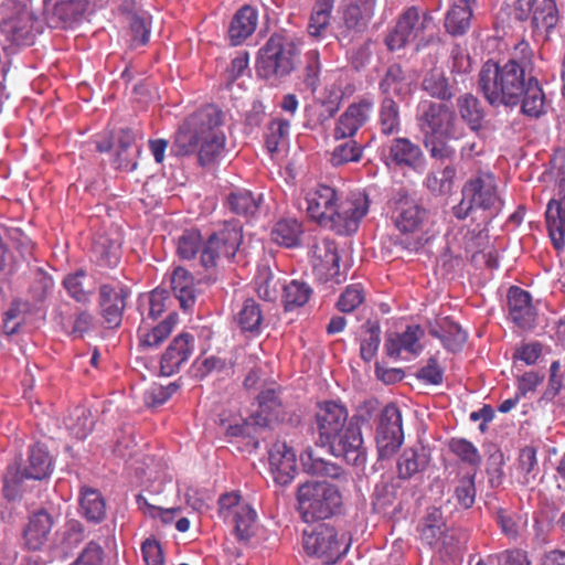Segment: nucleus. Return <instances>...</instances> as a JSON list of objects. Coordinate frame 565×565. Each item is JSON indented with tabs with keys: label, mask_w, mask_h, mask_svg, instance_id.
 I'll use <instances>...</instances> for the list:
<instances>
[{
	"label": "nucleus",
	"mask_w": 565,
	"mask_h": 565,
	"mask_svg": "<svg viewBox=\"0 0 565 565\" xmlns=\"http://www.w3.org/2000/svg\"><path fill=\"white\" fill-rule=\"evenodd\" d=\"M224 114L215 105H205L190 114L178 127L171 153L196 156L200 166L214 163L223 153L226 136L222 129Z\"/></svg>",
	"instance_id": "f257e3e1"
},
{
	"label": "nucleus",
	"mask_w": 565,
	"mask_h": 565,
	"mask_svg": "<svg viewBox=\"0 0 565 565\" xmlns=\"http://www.w3.org/2000/svg\"><path fill=\"white\" fill-rule=\"evenodd\" d=\"M305 202L307 215L312 221L339 235L355 233L370 207L369 198L364 192H352L339 201L337 190L326 184H317L309 189Z\"/></svg>",
	"instance_id": "f03ea898"
},
{
	"label": "nucleus",
	"mask_w": 565,
	"mask_h": 565,
	"mask_svg": "<svg viewBox=\"0 0 565 565\" xmlns=\"http://www.w3.org/2000/svg\"><path fill=\"white\" fill-rule=\"evenodd\" d=\"M296 499L297 511L306 523L323 521L339 514L343 503L339 488L322 481L300 484Z\"/></svg>",
	"instance_id": "7ed1b4c3"
},
{
	"label": "nucleus",
	"mask_w": 565,
	"mask_h": 565,
	"mask_svg": "<svg viewBox=\"0 0 565 565\" xmlns=\"http://www.w3.org/2000/svg\"><path fill=\"white\" fill-rule=\"evenodd\" d=\"M242 242V227L227 221L204 239L200 265L207 273L210 281H215L220 269L233 260Z\"/></svg>",
	"instance_id": "20e7f679"
},
{
	"label": "nucleus",
	"mask_w": 565,
	"mask_h": 565,
	"mask_svg": "<svg viewBox=\"0 0 565 565\" xmlns=\"http://www.w3.org/2000/svg\"><path fill=\"white\" fill-rule=\"evenodd\" d=\"M299 54L300 51L292 40L274 33L259 50L257 73L265 79L282 78L295 70Z\"/></svg>",
	"instance_id": "39448f33"
},
{
	"label": "nucleus",
	"mask_w": 565,
	"mask_h": 565,
	"mask_svg": "<svg viewBox=\"0 0 565 565\" xmlns=\"http://www.w3.org/2000/svg\"><path fill=\"white\" fill-rule=\"evenodd\" d=\"M514 56L503 64V81L500 96V106L520 105L524 85L529 77L533 52L530 44L521 41L514 47Z\"/></svg>",
	"instance_id": "423d86ee"
},
{
	"label": "nucleus",
	"mask_w": 565,
	"mask_h": 565,
	"mask_svg": "<svg viewBox=\"0 0 565 565\" xmlns=\"http://www.w3.org/2000/svg\"><path fill=\"white\" fill-rule=\"evenodd\" d=\"M434 28V18L429 11L416 6L408 7L397 17L395 26L385 38V45L393 52L415 41L423 42L425 33Z\"/></svg>",
	"instance_id": "0eeeda50"
},
{
	"label": "nucleus",
	"mask_w": 565,
	"mask_h": 565,
	"mask_svg": "<svg viewBox=\"0 0 565 565\" xmlns=\"http://www.w3.org/2000/svg\"><path fill=\"white\" fill-rule=\"evenodd\" d=\"M416 119L423 137L444 135L449 138H460L462 136L463 129L457 114L446 103L430 99L420 100Z\"/></svg>",
	"instance_id": "6e6552de"
},
{
	"label": "nucleus",
	"mask_w": 565,
	"mask_h": 565,
	"mask_svg": "<svg viewBox=\"0 0 565 565\" xmlns=\"http://www.w3.org/2000/svg\"><path fill=\"white\" fill-rule=\"evenodd\" d=\"M303 548L309 555H315L323 563L334 564L343 557L350 547V537L339 536L337 530L328 524H320L312 532L303 533Z\"/></svg>",
	"instance_id": "1a4fd4ad"
},
{
	"label": "nucleus",
	"mask_w": 565,
	"mask_h": 565,
	"mask_svg": "<svg viewBox=\"0 0 565 565\" xmlns=\"http://www.w3.org/2000/svg\"><path fill=\"white\" fill-rule=\"evenodd\" d=\"M427 216V211L414 200L401 198L396 201L392 214L394 225L402 235H412L411 239L406 237L405 241L401 242L406 249L417 252L424 246V239L418 233L422 231Z\"/></svg>",
	"instance_id": "9d476101"
},
{
	"label": "nucleus",
	"mask_w": 565,
	"mask_h": 565,
	"mask_svg": "<svg viewBox=\"0 0 565 565\" xmlns=\"http://www.w3.org/2000/svg\"><path fill=\"white\" fill-rule=\"evenodd\" d=\"M321 447L328 448L334 457L344 459L349 465L362 466L366 462V448L360 426L354 417L335 433L334 437L327 439Z\"/></svg>",
	"instance_id": "9b49d317"
},
{
	"label": "nucleus",
	"mask_w": 565,
	"mask_h": 565,
	"mask_svg": "<svg viewBox=\"0 0 565 565\" xmlns=\"http://www.w3.org/2000/svg\"><path fill=\"white\" fill-rule=\"evenodd\" d=\"M375 439L380 458L392 456L402 446L404 440L402 413L395 404H388L383 408Z\"/></svg>",
	"instance_id": "f8f14e48"
},
{
	"label": "nucleus",
	"mask_w": 565,
	"mask_h": 565,
	"mask_svg": "<svg viewBox=\"0 0 565 565\" xmlns=\"http://www.w3.org/2000/svg\"><path fill=\"white\" fill-rule=\"evenodd\" d=\"M350 422L349 411L340 402L323 401L317 403L312 420V431L317 435L316 444L321 446Z\"/></svg>",
	"instance_id": "ddd939ff"
},
{
	"label": "nucleus",
	"mask_w": 565,
	"mask_h": 565,
	"mask_svg": "<svg viewBox=\"0 0 565 565\" xmlns=\"http://www.w3.org/2000/svg\"><path fill=\"white\" fill-rule=\"evenodd\" d=\"M98 294L99 313L103 323L108 329L119 328L127 306V299L130 296V289L119 281L102 284Z\"/></svg>",
	"instance_id": "4468645a"
},
{
	"label": "nucleus",
	"mask_w": 565,
	"mask_h": 565,
	"mask_svg": "<svg viewBox=\"0 0 565 565\" xmlns=\"http://www.w3.org/2000/svg\"><path fill=\"white\" fill-rule=\"evenodd\" d=\"M88 8V0H43L42 17L49 28H68L79 22Z\"/></svg>",
	"instance_id": "2eb2a0df"
},
{
	"label": "nucleus",
	"mask_w": 565,
	"mask_h": 565,
	"mask_svg": "<svg viewBox=\"0 0 565 565\" xmlns=\"http://www.w3.org/2000/svg\"><path fill=\"white\" fill-rule=\"evenodd\" d=\"M310 264L315 275L320 280H332L340 282L337 277L340 275V256L337 245L330 239L316 242L309 252Z\"/></svg>",
	"instance_id": "dca6fc26"
},
{
	"label": "nucleus",
	"mask_w": 565,
	"mask_h": 565,
	"mask_svg": "<svg viewBox=\"0 0 565 565\" xmlns=\"http://www.w3.org/2000/svg\"><path fill=\"white\" fill-rule=\"evenodd\" d=\"M374 109V102L371 98H362L348 106L340 115L333 130L337 140L353 138L359 129L365 125Z\"/></svg>",
	"instance_id": "f3484780"
},
{
	"label": "nucleus",
	"mask_w": 565,
	"mask_h": 565,
	"mask_svg": "<svg viewBox=\"0 0 565 565\" xmlns=\"http://www.w3.org/2000/svg\"><path fill=\"white\" fill-rule=\"evenodd\" d=\"M387 167L407 168L417 170L424 161V153L420 147L405 137L392 140L386 150L382 153Z\"/></svg>",
	"instance_id": "a211bd4d"
},
{
	"label": "nucleus",
	"mask_w": 565,
	"mask_h": 565,
	"mask_svg": "<svg viewBox=\"0 0 565 565\" xmlns=\"http://www.w3.org/2000/svg\"><path fill=\"white\" fill-rule=\"evenodd\" d=\"M269 467L274 480L280 486L289 484L297 475V456L285 441H276L268 454Z\"/></svg>",
	"instance_id": "6ab92c4d"
},
{
	"label": "nucleus",
	"mask_w": 565,
	"mask_h": 565,
	"mask_svg": "<svg viewBox=\"0 0 565 565\" xmlns=\"http://www.w3.org/2000/svg\"><path fill=\"white\" fill-rule=\"evenodd\" d=\"M465 198L479 209L488 210L499 201L495 178L491 172H479L470 178L462 188Z\"/></svg>",
	"instance_id": "aec40b11"
},
{
	"label": "nucleus",
	"mask_w": 565,
	"mask_h": 565,
	"mask_svg": "<svg viewBox=\"0 0 565 565\" xmlns=\"http://www.w3.org/2000/svg\"><path fill=\"white\" fill-rule=\"evenodd\" d=\"M195 348V338L188 332L178 334L166 349L160 360V373L171 376L188 362Z\"/></svg>",
	"instance_id": "412c9836"
},
{
	"label": "nucleus",
	"mask_w": 565,
	"mask_h": 565,
	"mask_svg": "<svg viewBox=\"0 0 565 565\" xmlns=\"http://www.w3.org/2000/svg\"><path fill=\"white\" fill-rule=\"evenodd\" d=\"M558 199H552L546 207L545 221L553 246L562 250L565 246V179L557 183Z\"/></svg>",
	"instance_id": "4be33fe9"
},
{
	"label": "nucleus",
	"mask_w": 565,
	"mask_h": 565,
	"mask_svg": "<svg viewBox=\"0 0 565 565\" xmlns=\"http://www.w3.org/2000/svg\"><path fill=\"white\" fill-rule=\"evenodd\" d=\"M509 316L521 329H532L535 323L536 309L526 290L512 286L508 291Z\"/></svg>",
	"instance_id": "5701e85b"
},
{
	"label": "nucleus",
	"mask_w": 565,
	"mask_h": 565,
	"mask_svg": "<svg viewBox=\"0 0 565 565\" xmlns=\"http://www.w3.org/2000/svg\"><path fill=\"white\" fill-rule=\"evenodd\" d=\"M425 332L419 324L407 326L403 332L392 333L385 341V350L388 356L399 358L403 352L411 355H418L423 351V339Z\"/></svg>",
	"instance_id": "b1692460"
},
{
	"label": "nucleus",
	"mask_w": 565,
	"mask_h": 565,
	"mask_svg": "<svg viewBox=\"0 0 565 565\" xmlns=\"http://www.w3.org/2000/svg\"><path fill=\"white\" fill-rule=\"evenodd\" d=\"M35 19L30 11H20L17 15L9 18L2 24V33L7 40L18 46H28L34 43Z\"/></svg>",
	"instance_id": "393cba45"
},
{
	"label": "nucleus",
	"mask_w": 565,
	"mask_h": 565,
	"mask_svg": "<svg viewBox=\"0 0 565 565\" xmlns=\"http://www.w3.org/2000/svg\"><path fill=\"white\" fill-rule=\"evenodd\" d=\"M503 64L492 60L481 66L478 74V89L486 100L494 107L500 106V96L503 81Z\"/></svg>",
	"instance_id": "a878e982"
},
{
	"label": "nucleus",
	"mask_w": 565,
	"mask_h": 565,
	"mask_svg": "<svg viewBox=\"0 0 565 565\" xmlns=\"http://www.w3.org/2000/svg\"><path fill=\"white\" fill-rule=\"evenodd\" d=\"M427 329L431 337L440 340L443 345L452 352L459 351L467 340V334L461 327L448 317L429 321Z\"/></svg>",
	"instance_id": "bb28decb"
},
{
	"label": "nucleus",
	"mask_w": 565,
	"mask_h": 565,
	"mask_svg": "<svg viewBox=\"0 0 565 565\" xmlns=\"http://www.w3.org/2000/svg\"><path fill=\"white\" fill-rule=\"evenodd\" d=\"M447 522L443 510L437 507H429L420 519L417 531L420 541L430 547L437 545L447 533Z\"/></svg>",
	"instance_id": "cd10ccee"
},
{
	"label": "nucleus",
	"mask_w": 565,
	"mask_h": 565,
	"mask_svg": "<svg viewBox=\"0 0 565 565\" xmlns=\"http://www.w3.org/2000/svg\"><path fill=\"white\" fill-rule=\"evenodd\" d=\"M257 23V10L249 4L241 7L235 12L228 28V38L232 45H239L249 38L255 32Z\"/></svg>",
	"instance_id": "c85d7f7f"
},
{
	"label": "nucleus",
	"mask_w": 565,
	"mask_h": 565,
	"mask_svg": "<svg viewBox=\"0 0 565 565\" xmlns=\"http://www.w3.org/2000/svg\"><path fill=\"white\" fill-rule=\"evenodd\" d=\"M521 111L532 118H539L547 111V100L537 78L529 73L526 85L522 89Z\"/></svg>",
	"instance_id": "c756f323"
},
{
	"label": "nucleus",
	"mask_w": 565,
	"mask_h": 565,
	"mask_svg": "<svg viewBox=\"0 0 565 565\" xmlns=\"http://www.w3.org/2000/svg\"><path fill=\"white\" fill-rule=\"evenodd\" d=\"M170 286L183 310L192 308L196 299V288L193 275L185 268L178 266L170 275Z\"/></svg>",
	"instance_id": "7c9ffc66"
},
{
	"label": "nucleus",
	"mask_w": 565,
	"mask_h": 565,
	"mask_svg": "<svg viewBox=\"0 0 565 565\" xmlns=\"http://www.w3.org/2000/svg\"><path fill=\"white\" fill-rule=\"evenodd\" d=\"M257 423L267 425L284 418V406L275 384L263 388L257 395Z\"/></svg>",
	"instance_id": "2f4dec72"
},
{
	"label": "nucleus",
	"mask_w": 565,
	"mask_h": 565,
	"mask_svg": "<svg viewBox=\"0 0 565 565\" xmlns=\"http://www.w3.org/2000/svg\"><path fill=\"white\" fill-rule=\"evenodd\" d=\"M30 467L23 468L21 467V463L18 461H14L12 465H10L7 469V472L4 475L3 479V494L8 500H15L20 497L22 492V483L24 480L34 479L35 476L33 473L34 463H33V448L30 446Z\"/></svg>",
	"instance_id": "473e14b6"
},
{
	"label": "nucleus",
	"mask_w": 565,
	"mask_h": 565,
	"mask_svg": "<svg viewBox=\"0 0 565 565\" xmlns=\"http://www.w3.org/2000/svg\"><path fill=\"white\" fill-rule=\"evenodd\" d=\"M376 127L381 135L385 137L396 135L401 131V108L392 96H385L381 100L377 109Z\"/></svg>",
	"instance_id": "72a5a7b5"
},
{
	"label": "nucleus",
	"mask_w": 565,
	"mask_h": 565,
	"mask_svg": "<svg viewBox=\"0 0 565 565\" xmlns=\"http://www.w3.org/2000/svg\"><path fill=\"white\" fill-rule=\"evenodd\" d=\"M178 322V315L171 312L158 326L149 329L140 326L138 329L139 347L143 349H154L159 347L172 332Z\"/></svg>",
	"instance_id": "f704fd0d"
},
{
	"label": "nucleus",
	"mask_w": 565,
	"mask_h": 565,
	"mask_svg": "<svg viewBox=\"0 0 565 565\" xmlns=\"http://www.w3.org/2000/svg\"><path fill=\"white\" fill-rule=\"evenodd\" d=\"M79 512L88 522L99 523L106 516V502L102 493L88 487L81 489Z\"/></svg>",
	"instance_id": "c9c22d12"
},
{
	"label": "nucleus",
	"mask_w": 565,
	"mask_h": 565,
	"mask_svg": "<svg viewBox=\"0 0 565 565\" xmlns=\"http://www.w3.org/2000/svg\"><path fill=\"white\" fill-rule=\"evenodd\" d=\"M255 291L265 301H275L279 289L282 288L281 277L278 271L268 265H260L254 278Z\"/></svg>",
	"instance_id": "e433bc0d"
},
{
	"label": "nucleus",
	"mask_w": 565,
	"mask_h": 565,
	"mask_svg": "<svg viewBox=\"0 0 565 565\" xmlns=\"http://www.w3.org/2000/svg\"><path fill=\"white\" fill-rule=\"evenodd\" d=\"M263 319L262 308L253 298L246 299L234 316V321L241 331L253 334L259 333Z\"/></svg>",
	"instance_id": "4c0bfd02"
},
{
	"label": "nucleus",
	"mask_w": 565,
	"mask_h": 565,
	"mask_svg": "<svg viewBox=\"0 0 565 565\" xmlns=\"http://www.w3.org/2000/svg\"><path fill=\"white\" fill-rule=\"evenodd\" d=\"M457 107L460 118L472 131H479L482 127L484 111L480 100L471 93H466L457 98Z\"/></svg>",
	"instance_id": "58836bf2"
},
{
	"label": "nucleus",
	"mask_w": 565,
	"mask_h": 565,
	"mask_svg": "<svg viewBox=\"0 0 565 565\" xmlns=\"http://www.w3.org/2000/svg\"><path fill=\"white\" fill-rule=\"evenodd\" d=\"M63 285L67 294L78 302L89 301V297L95 290L92 277L84 269L68 274L64 278Z\"/></svg>",
	"instance_id": "ea45409f"
},
{
	"label": "nucleus",
	"mask_w": 565,
	"mask_h": 565,
	"mask_svg": "<svg viewBox=\"0 0 565 565\" xmlns=\"http://www.w3.org/2000/svg\"><path fill=\"white\" fill-rule=\"evenodd\" d=\"M303 233L302 224L296 218H282L271 230V239L278 245L291 248L299 244Z\"/></svg>",
	"instance_id": "a19ab883"
},
{
	"label": "nucleus",
	"mask_w": 565,
	"mask_h": 565,
	"mask_svg": "<svg viewBox=\"0 0 565 565\" xmlns=\"http://www.w3.org/2000/svg\"><path fill=\"white\" fill-rule=\"evenodd\" d=\"M422 88L430 97L440 102H449L454 97V92L449 85L448 78L443 71L437 68L426 73L422 82Z\"/></svg>",
	"instance_id": "79ce46f5"
},
{
	"label": "nucleus",
	"mask_w": 565,
	"mask_h": 565,
	"mask_svg": "<svg viewBox=\"0 0 565 565\" xmlns=\"http://www.w3.org/2000/svg\"><path fill=\"white\" fill-rule=\"evenodd\" d=\"M300 460L305 471L310 475L329 477L332 479H338L342 475L341 467L322 458L315 457L311 448L306 449L300 455Z\"/></svg>",
	"instance_id": "37998d69"
},
{
	"label": "nucleus",
	"mask_w": 565,
	"mask_h": 565,
	"mask_svg": "<svg viewBox=\"0 0 565 565\" xmlns=\"http://www.w3.org/2000/svg\"><path fill=\"white\" fill-rule=\"evenodd\" d=\"M428 465V457L424 448L405 449L397 462L398 476L402 479H409L415 473L424 470Z\"/></svg>",
	"instance_id": "c03bdc74"
},
{
	"label": "nucleus",
	"mask_w": 565,
	"mask_h": 565,
	"mask_svg": "<svg viewBox=\"0 0 565 565\" xmlns=\"http://www.w3.org/2000/svg\"><path fill=\"white\" fill-rule=\"evenodd\" d=\"M472 12L473 9L469 6L463 7L456 3L451 6L445 17L446 31L452 36H459L467 33L470 29Z\"/></svg>",
	"instance_id": "a18cd8bd"
},
{
	"label": "nucleus",
	"mask_w": 565,
	"mask_h": 565,
	"mask_svg": "<svg viewBox=\"0 0 565 565\" xmlns=\"http://www.w3.org/2000/svg\"><path fill=\"white\" fill-rule=\"evenodd\" d=\"M379 88L385 96H402L409 92V84L401 65L393 64L388 66L379 84Z\"/></svg>",
	"instance_id": "49530a36"
},
{
	"label": "nucleus",
	"mask_w": 565,
	"mask_h": 565,
	"mask_svg": "<svg viewBox=\"0 0 565 565\" xmlns=\"http://www.w3.org/2000/svg\"><path fill=\"white\" fill-rule=\"evenodd\" d=\"M312 294L311 287L300 280H291L289 284L282 285V303L286 311L305 306Z\"/></svg>",
	"instance_id": "de8ad7c7"
},
{
	"label": "nucleus",
	"mask_w": 565,
	"mask_h": 565,
	"mask_svg": "<svg viewBox=\"0 0 565 565\" xmlns=\"http://www.w3.org/2000/svg\"><path fill=\"white\" fill-rule=\"evenodd\" d=\"M259 198H255L250 191L237 190L228 194L226 204L228 209L241 216L249 217L259 209Z\"/></svg>",
	"instance_id": "09e8293b"
},
{
	"label": "nucleus",
	"mask_w": 565,
	"mask_h": 565,
	"mask_svg": "<svg viewBox=\"0 0 565 565\" xmlns=\"http://www.w3.org/2000/svg\"><path fill=\"white\" fill-rule=\"evenodd\" d=\"M373 13L366 3H351L343 11V22L349 31L362 33L366 30Z\"/></svg>",
	"instance_id": "8fccbe9b"
},
{
	"label": "nucleus",
	"mask_w": 565,
	"mask_h": 565,
	"mask_svg": "<svg viewBox=\"0 0 565 565\" xmlns=\"http://www.w3.org/2000/svg\"><path fill=\"white\" fill-rule=\"evenodd\" d=\"M202 234L196 228L186 230L178 238L177 254L181 259L191 260L202 254L204 247Z\"/></svg>",
	"instance_id": "3c124183"
},
{
	"label": "nucleus",
	"mask_w": 565,
	"mask_h": 565,
	"mask_svg": "<svg viewBox=\"0 0 565 565\" xmlns=\"http://www.w3.org/2000/svg\"><path fill=\"white\" fill-rule=\"evenodd\" d=\"M256 521V512L249 504H243L227 522L233 523L237 540L247 542L253 535V527Z\"/></svg>",
	"instance_id": "603ef678"
},
{
	"label": "nucleus",
	"mask_w": 565,
	"mask_h": 565,
	"mask_svg": "<svg viewBox=\"0 0 565 565\" xmlns=\"http://www.w3.org/2000/svg\"><path fill=\"white\" fill-rule=\"evenodd\" d=\"M558 22V10L554 0H543L534 10L532 24L539 32H550Z\"/></svg>",
	"instance_id": "864d4df0"
},
{
	"label": "nucleus",
	"mask_w": 565,
	"mask_h": 565,
	"mask_svg": "<svg viewBox=\"0 0 565 565\" xmlns=\"http://www.w3.org/2000/svg\"><path fill=\"white\" fill-rule=\"evenodd\" d=\"M451 139L444 135L425 136L423 143L431 159L444 162L452 160L456 156V149L448 142Z\"/></svg>",
	"instance_id": "5fc2aeb1"
},
{
	"label": "nucleus",
	"mask_w": 565,
	"mask_h": 565,
	"mask_svg": "<svg viewBox=\"0 0 565 565\" xmlns=\"http://www.w3.org/2000/svg\"><path fill=\"white\" fill-rule=\"evenodd\" d=\"M290 122L287 119L275 118L273 119L265 131V147L270 153H275L278 147L284 142L289 134Z\"/></svg>",
	"instance_id": "6e6d98bb"
},
{
	"label": "nucleus",
	"mask_w": 565,
	"mask_h": 565,
	"mask_svg": "<svg viewBox=\"0 0 565 565\" xmlns=\"http://www.w3.org/2000/svg\"><path fill=\"white\" fill-rule=\"evenodd\" d=\"M363 147L355 140H349L338 145L331 152L330 161L332 166L339 167L349 162H358L362 158Z\"/></svg>",
	"instance_id": "4d7b16f0"
},
{
	"label": "nucleus",
	"mask_w": 565,
	"mask_h": 565,
	"mask_svg": "<svg viewBox=\"0 0 565 565\" xmlns=\"http://www.w3.org/2000/svg\"><path fill=\"white\" fill-rule=\"evenodd\" d=\"M63 329L71 335L82 339L85 334L93 331L96 320L93 313L87 310H78L70 324L61 322Z\"/></svg>",
	"instance_id": "13d9d810"
},
{
	"label": "nucleus",
	"mask_w": 565,
	"mask_h": 565,
	"mask_svg": "<svg viewBox=\"0 0 565 565\" xmlns=\"http://www.w3.org/2000/svg\"><path fill=\"white\" fill-rule=\"evenodd\" d=\"M320 72L321 63L318 50L308 51L303 68V84L311 93H316L320 86Z\"/></svg>",
	"instance_id": "bf43d9fd"
},
{
	"label": "nucleus",
	"mask_w": 565,
	"mask_h": 565,
	"mask_svg": "<svg viewBox=\"0 0 565 565\" xmlns=\"http://www.w3.org/2000/svg\"><path fill=\"white\" fill-rule=\"evenodd\" d=\"M70 433L77 439H84L93 429V422L90 420L85 408H76L65 422Z\"/></svg>",
	"instance_id": "052dcab7"
},
{
	"label": "nucleus",
	"mask_w": 565,
	"mask_h": 565,
	"mask_svg": "<svg viewBox=\"0 0 565 565\" xmlns=\"http://www.w3.org/2000/svg\"><path fill=\"white\" fill-rule=\"evenodd\" d=\"M365 298L364 288L360 284L349 285L340 295L337 308L339 311L348 313L360 307Z\"/></svg>",
	"instance_id": "680f3d73"
},
{
	"label": "nucleus",
	"mask_w": 565,
	"mask_h": 565,
	"mask_svg": "<svg viewBox=\"0 0 565 565\" xmlns=\"http://www.w3.org/2000/svg\"><path fill=\"white\" fill-rule=\"evenodd\" d=\"M129 28L131 32V43L135 46L145 45L149 41L150 26L147 18L136 13H128Z\"/></svg>",
	"instance_id": "e2e57ef3"
},
{
	"label": "nucleus",
	"mask_w": 565,
	"mask_h": 565,
	"mask_svg": "<svg viewBox=\"0 0 565 565\" xmlns=\"http://www.w3.org/2000/svg\"><path fill=\"white\" fill-rule=\"evenodd\" d=\"M450 450L458 456L462 461L471 465L479 466L481 456L472 443L467 439H452L450 441Z\"/></svg>",
	"instance_id": "0e129e2a"
},
{
	"label": "nucleus",
	"mask_w": 565,
	"mask_h": 565,
	"mask_svg": "<svg viewBox=\"0 0 565 565\" xmlns=\"http://www.w3.org/2000/svg\"><path fill=\"white\" fill-rule=\"evenodd\" d=\"M343 94L340 88L334 86L326 87L320 98L321 106L323 107V119L332 118L340 109Z\"/></svg>",
	"instance_id": "69168bd1"
},
{
	"label": "nucleus",
	"mask_w": 565,
	"mask_h": 565,
	"mask_svg": "<svg viewBox=\"0 0 565 565\" xmlns=\"http://www.w3.org/2000/svg\"><path fill=\"white\" fill-rule=\"evenodd\" d=\"M455 497L458 504L463 509H469L473 505L476 499L473 476L463 477L459 480L455 489Z\"/></svg>",
	"instance_id": "338daca9"
},
{
	"label": "nucleus",
	"mask_w": 565,
	"mask_h": 565,
	"mask_svg": "<svg viewBox=\"0 0 565 565\" xmlns=\"http://www.w3.org/2000/svg\"><path fill=\"white\" fill-rule=\"evenodd\" d=\"M147 317L153 320L158 319L167 309V302L170 300L169 292L163 288H156L147 298Z\"/></svg>",
	"instance_id": "774afa93"
}]
</instances>
